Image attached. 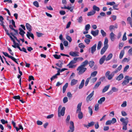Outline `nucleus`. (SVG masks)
I'll use <instances>...</instances> for the list:
<instances>
[{
  "label": "nucleus",
  "instance_id": "nucleus-4",
  "mask_svg": "<svg viewBox=\"0 0 132 132\" xmlns=\"http://www.w3.org/2000/svg\"><path fill=\"white\" fill-rule=\"evenodd\" d=\"M61 108V106H60L58 108V116L59 117H60L61 116H64L65 113V107H62L61 110L60 109Z\"/></svg>",
  "mask_w": 132,
  "mask_h": 132
},
{
  "label": "nucleus",
  "instance_id": "nucleus-54",
  "mask_svg": "<svg viewBox=\"0 0 132 132\" xmlns=\"http://www.w3.org/2000/svg\"><path fill=\"white\" fill-rule=\"evenodd\" d=\"M36 33L37 37H41L42 35H43V34L42 33L39 32H37Z\"/></svg>",
  "mask_w": 132,
  "mask_h": 132
},
{
  "label": "nucleus",
  "instance_id": "nucleus-28",
  "mask_svg": "<svg viewBox=\"0 0 132 132\" xmlns=\"http://www.w3.org/2000/svg\"><path fill=\"white\" fill-rule=\"evenodd\" d=\"M113 55L112 53L110 54L107 57L105 58V60L106 61H109L110 60L112 57Z\"/></svg>",
  "mask_w": 132,
  "mask_h": 132
},
{
  "label": "nucleus",
  "instance_id": "nucleus-20",
  "mask_svg": "<svg viewBox=\"0 0 132 132\" xmlns=\"http://www.w3.org/2000/svg\"><path fill=\"white\" fill-rule=\"evenodd\" d=\"M115 34L113 32H111L110 34V37L112 41H113L114 39Z\"/></svg>",
  "mask_w": 132,
  "mask_h": 132
},
{
  "label": "nucleus",
  "instance_id": "nucleus-38",
  "mask_svg": "<svg viewBox=\"0 0 132 132\" xmlns=\"http://www.w3.org/2000/svg\"><path fill=\"white\" fill-rule=\"evenodd\" d=\"M100 15H98L97 16V18L99 19L101 18V16H106L105 13L104 12H101L100 13Z\"/></svg>",
  "mask_w": 132,
  "mask_h": 132
},
{
  "label": "nucleus",
  "instance_id": "nucleus-45",
  "mask_svg": "<svg viewBox=\"0 0 132 132\" xmlns=\"http://www.w3.org/2000/svg\"><path fill=\"white\" fill-rule=\"evenodd\" d=\"M68 83H65V85L63 86V87L62 90L63 91H65L66 88L68 87Z\"/></svg>",
  "mask_w": 132,
  "mask_h": 132
},
{
  "label": "nucleus",
  "instance_id": "nucleus-22",
  "mask_svg": "<svg viewBox=\"0 0 132 132\" xmlns=\"http://www.w3.org/2000/svg\"><path fill=\"white\" fill-rule=\"evenodd\" d=\"M63 64L62 61L59 60L58 61V63H56V65L60 68H62Z\"/></svg>",
  "mask_w": 132,
  "mask_h": 132
},
{
  "label": "nucleus",
  "instance_id": "nucleus-11",
  "mask_svg": "<svg viewBox=\"0 0 132 132\" xmlns=\"http://www.w3.org/2000/svg\"><path fill=\"white\" fill-rule=\"evenodd\" d=\"M106 57V56L104 55L99 60V63L101 65L103 63L105 60Z\"/></svg>",
  "mask_w": 132,
  "mask_h": 132
},
{
  "label": "nucleus",
  "instance_id": "nucleus-17",
  "mask_svg": "<svg viewBox=\"0 0 132 132\" xmlns=\"http://www.w3.org/2000/svg\"><path fill=\"white\" fill-rule=\"evenodd\" d=\"M95 124V122L93 121H91L88 123L87 125H85V126L88 128V127L93 126Z\"/></svg>",
  "mask_w": 132,
  "mask_h": 132
},
{
  "label": "nucleus",
  "instance_id": "nucleus-10",
  "mask_svg": "<svg viewBox=\"0 0 132 132\" xmlns=\"http://www.w3.org/2000/svg\"><path fill=\"white\" fill-rule=\"evenodd\" d=\"M99 30L97 29L95 31L92 30L91 32V33L94 36H97L98 34Z\"/></svg>",
  "mask_w": 132,
  "mask_h": 132
},
{
  "label": "nucleus",
  "instance_id": "nucleus-13",
  "mask_svg": "<svg viewBox=\"0 0 132 132\" xmlns=\"http://www.w3.org/2000/svg\"><path fill=\"white\" fill-rule=\"evenodd\" d=\"M97 45L96 44H95L91 48V52L92 54H93L94 53L96 50V48Z\"/></svg>",
  "mask_w": 132,
  "mask_h": 132
},
{
  "label": "nucleus",
  "instance_id": "nucleus-33",
  "mask_svg": "<svg viewBox=\"0 0 132 132\" xmlns=\"http://www.w3.org/2000/svg\"><path fill=\"white\" fill-rule=\"evenodd\" d=\"M122 66L121 65H120L117 69L116 70L114 71L115 73H117L118 71H120L121 69Z\"/></svg>",
  "mask_w": 132,
  "mask_h": 132
},
{
  "label": "nucleus",
  "instance_id": "nucleus-16",
  "mask_svg": "<svg viewBox=\"0 0 132 132\" xmlns=\"http://www.w3.org/2000/svg\"><path fill=\"white\" fill-rule=\"evenodd\" d=\"M94 91H92V92L87 96L86 98V100L87 101H88L89 100L90 101L91 100L90 99L93 95L94 94Z\"/></svg>",
  "mask_w": 132,
  "mask_h": 132
},
{
  "label": "nucleus",
  "instance_id": "nucleus-18",
  "mask_svg": "<svg viewBox=\"0 0 132 132\" xmlns=\"http://www.w3.org/2000/svg\"><path fill=\"white\" fill-rule=\"evenodd\" d=\"M105 98L104 97H103L101 98L98 101V102L100 104H102V103L104 102L105 100Z\"/></svg>",
  "mask_w": 132,
  "mask_h": 132
},
{
  "label": "nucleus",
  "instance_id": "nucleus-56",
  "mask_svg": "<svg viewBox=\"0 0 132 132\" xmlns=\"http://www.w3.org/2000/svg\"><path fill=\"white\" fill-rule=\"evenodd\" d=\"M99 109V104H96L95 105V111H97Z\"/></svg>",
  "mask_w": 132,
  "mask_h": 132
},
{
  "label": "nucleus",
  "instance_id": "nucleus-25",
  "mask_svg": "<svg viewBox=\"0 0 132 132\" xmlns=\"http://www.w3.org/2000/svg\"><path fill=\"white\" fill-rule=\"evenodd\" d=\"M85 80L84 79H82L79 86V88L80 89L82 88L84 86V84Z\"/></svg>",
  "mask_w": 132,
  "mask_h": 132
},
{
  "label": "nucleus",
  "instance_id": "nucleus-49",
  "mask_svg": "<svg viewBox=\"0 0 132 132\" xmlns=\"http://www.w3.org/2000/svg\"><path fill=\"white\" fill-rule=\"evenodd\" d=\"M101 81H99L97 82L95 85L94 88H97L101 84Z\"/></svg>",
  "mask_w": 132,
  "mask_h": 132
},
{
  "label": "nucleus",
  "instance_id": "nucleus-15",
  "mask_svg": "<svg viewBox=\"0 0 132 132\" xmlns=\"http://www.w3.org/2000/svg\"><path fill=\"white\" fill-rule=\"evenodd\" d=\"M26 26L27 29L29 31H32V27L29 23H27Z\"/></svg>",
  "mask_w": 132,
  "mask_h": 132
},
{
  "label": "nucleus",
  "instance_id": "nucleus-60",
  "mask_svg": "<svg viewBox=\"0 0 132 132\" xmlns=\"http://www.w3.org/2000/svg\"><path fill=\"white\" fill-rule=\"evenodd\" d=\"M115 28L114 26V25H111L109 27V29L110 31H112V30Z\"/></svg>",
  "mask_w": 132,
  "mask_h": 132
},
{
  "label": "nucleus",
  "instance_id": "nucleus-35",
  "mask_svg": "<svg viewBox=\"0 0 132 132\" xmlns=\"http://www.w3.org/2000/svg\"><path fill=\"white\" fill-rule=\"evenodd\" d=\"M13 30L14 31L15 33L14 34H13L12 32H11L10 34L12 36H13H13H15V35H19L18 34V30H16L15 29H14Z\"/></svg>",
  "mask_w": 132,
  "mask_h": 132
},
{
  "label": "nucleus",
  "instance_id": "nucleus-31",
  "mask_svg": "<svg viewBox=\"0 0 132 132\" xmlns=\"http://www.w3.org/2000/svg\"><path fill=\"white\" fill-rule=\"evenodd\" d=\"M102 43L101 41H99L97 45V49L98 50H100L101 47Z\"/></svg>",
  "mask_w": 132,
  "mask_h": 132
},
{
  "label": "nucleus",
  "instance_id": "nucleus-8",
  "mask_svg": "<svg viewBox=\"0 0 132 132\" xmlns=\"http://www.w3.org/2000/svg\"><path fill=\"white\" fill-rule=\"evenodd\" d=\"M129 76H126L125 78V79L123 81L122 83V85L124 86L128 84L129 82Z\"/></svg>",
  "mask_w": 132,
  "mask_h": 132
},
{
  "label": "nucleus",
  "instance_id": "nucleus-34",
  "mask_svg": "<svg viewBox=\"0 0 132 132\" xmlns=\"http://www.w3.org/2000/svg\"><path fill=\"white\" fill-rule=\"evenodd\" d=\"M97 73V72L96 71H95L93 72H92L90 76V77H91V78L92 77H95Z\"/></svg>",
  "mask_w": 132,
  "mask_h": 132
},
{
  "label": "nucleus",
  "instance_id": "nucleus-30",
  "mask_svg": "<svg viewBox=\"0 0 132 132\" xmlns=\"http://www.w3.org/2000/svg\"><path fill=\"white\" fill-rule=\"evenodd\" d=\"M77 80L74 79L72 80L71 82V86H73L75 85L77 83Z\"/></svg>",
  "mask_w": 132,
  "mask_h": 132
},
{
  "label": "nucleus",
  "instance_id": "nucleus-44",
  "mask_svg": "<svg viewBox=\"0 0 132 132\" xmlns=\"http://www.w3.org/2000/svg\"><path fill=\"white\" fill-rule=\"evenodd\" d=\"M110 86V85L109 84L105 86L103 89L102 91H107L109 88Z\"/></svg>",
  "mask_w": 132,
  "mask_h": 132
},
{
  "label": "nucleus",
  "instance_id": "nucleus-19",
  "mask_svg": "<svg viewBox=\"0 0 132 132\" xmlns=\"http://www.w3.org/2000/svg\"><path fill=\"white\" fill-rule=\"evenodd\" d=\"M82 105V103H79L77 105V110L76 111V113H77L79 111H81V106Z\"/></svg>",
  "mask_w": 132,
  "mask_h": 132
},
{
  "label": "nucleus",
  "instance_id": "nucleus-42",
  "mask_svg": "<svg viewBox=\"0 0 132 132\" xmlns=\"http://www.w3.org/2000/svg\"><path fill=\"white\" fill-rule=\"evenodd\" d=\"M66 38L70 42H71L72 41V40L71 37L68 35L66 36Z\"/></svg>",
  "mask_w": 132,
  "mask_h": 132
},
{
  "label": "nucleus",
  "instance_id": "nucleus-50",
  "mask_svg": "<svg viewBox=\"0 0 132 132\" xmlns=\"http://www.w3.org/2000/svg\"><path fill=\"white\" fill-rule=\"evenodd\" d=\"M101 32L103 36L105 37L106 36V33L103 29L101 30Z\"/></svg>",
  "mask_w": 132,
  "mask_h": 132
},
{
  "label": "nucleus",
  "instance_id": "nucleus-32",
  "mask_svg": "<svg viewBox=\"0 0 132 132\" xmlns=\"http://www.w3.org/2000/svg\"><path fill=\"white\" fill-rule=\"evenodd\" d=\"M124 53L125 52L124 50H122L121 51L119 55V58L120 59H121L122 58L124 55Z\"/></svg>",
  "mask_w": 132,
  "mask_h": 132
},
{
  "label": "nucleus",
  "instance_id": "nucleus-43",
  "mask_svg": "<svg viewBox=\"0 0 132 132\" xmlns=\"http://www.w3.org/2000/svg\"><path fill=\"white\" fill-rule=\"evenodd\" d=\"M53 56L56 59H58L60 58L61 56L60 55H58L56 54H55L53 55Z\"/></svg>",
  "mask_w": 132,
  "mask_h": 132
},
{
  "label": "nucleus",
  "instance_id": "nucleus-52",
  "mask_svg": "<svg viewBox=\"0 0 132 132\" xmlns=\"http://www.w3.org/2000/svg\"><path fill=\"white\" fill-rule=\"evenodd\" d=\"M78 22L79 23H81L83 20L82 18V16H80L77 19Z\"/></svg>",
  "mask_w": 132,
  "mask_h": 132
},
{
  "label": "nucleus",
  "instance_id": "nucleus-7",
  "mask_svg": "<svg viewBox=\"0 0 132 132\" xmlns=\"http://www.w3.org/2000/svg\"><path fill=\"white\" fill-rule=\"evenodd\" d=\"M117 120L115 118H113L111 120H108L105 123L106 125H111V124H113L116 122Z\"/></svg>",
  "mask_w": 132,
  "mask_h": 132
},
{
  "label": "nucleus",
  "instance_id": "nucleus-48",
  "mask_svg": "<svg viewBox=\"0 0 132 132\" xmlns=\"http://www.w3.org/2000/svg\"><path fill=\"white\" fill-rule=\"evenodd\" d=\"M91 79V77H89L86 80L85 83V86H86L88 84L89 80Z\"/></svg>",
  "mask_w": 132,
  "mask_h": 132
},
{
  "label": "nucleus",
  "instance_id": "nucleus-40",
  "mask_svg": "<svg viewBox=\"0 0 132 132\" xmlns=\"http://www.w3.org/2000/svg\"><path fill=\"white\" fill-rule=\"evenodd\" d=\"M90 28V26L89 24H88L85 26V29L86 31H88Z\"/></svg>",
  "mask_w": 132,
  "mask_h": 132
},
{
  "label": "nucleus",
  "instance_id": "nucleus-21",
  "mask_svg": "<svg viewBox=\"0 0 132 132\" xmlns=\"http://www.w3.org/2000/svg\"><path fill=\"white\" fill-rule=\"evenodd\" d=\"M108 38L107 37H105V40L104 42V46L108 47L109 45L108 44Z\"/></svg>",
  "mask_w": 132,
  "mask_h": 132
},
{
  "label": "nucleus",
  "instance_id": "nucleus-61",
  "mask_svg": "<svg viewBox=\"0 0 132 132\" xmlns=\"http://www.w3.org/2000/svg\"><path fill=\"white\" fill-rule=\"evenodd\" d=\"M8 50L9 51L11 55H12L13 56V53L12 52V50L11 49V48H10L7 47Z\"/></svg>",
  "mask_w": 132,
  "mask_h": 132
},
{
  "label": "nucleus",
  "instance_id": "nucleus-51",
  "mask_svg": "<svg viewBox=\"0 0 132 132\" xmlns=\"http://www.w3.org/2000/svg\"><path fill=\"white\" fill-rule=\"evenodd\" d=\"M127 39V38L126 36V32H125L123 37L122 40L123 41H125Z\"/></svg>",
  "mask_w": 132,
  "mask_h": 132
},
{
  "label": "nucleus",
  "instance_id": "nucleus-46",
  "mask_svg": "<svg viewBox=\"0 0 132 132\" xmlns=\"http://www.w3.org/2000/svg\"><path fill=\"white\" fill-rule=\"evenodd\" d=\"M15 100H20L21 98L20 97L19 95L17 96H15L12 97Z\"/></svg>",
  "mask_w": 132,
  "mask_h": 132
},
{
  "label": "nucleus",
  "instance_id": "nucleus-55",
  "mask_svg": "<svg viewBox=\"0 0 132 132\" xmlns=\"http://www.w3.org/2000/svg\"><path fill=\"white\" fill-rule=\"evenodd\" d=\"M114 75L113 74H112V73L111 74L109 75L107 77H108V78L109 80H111V79L112 77H113Z\"/></svg>",
  "mask_w": 132,
  "mask_h": 132
},
{
  "label": "nucleus",
  "instance_id": "nucleus-23",
  "mask_svg": "<svg viewBox=\"0 0 132 132\" xmlns=\"http://www.w3.org/2000/svg\"><path fill=\"white\" fill-rule=\"evenodd\" d=\"M78 113V118L80 119H81L83 117V114L82 112L81 111H79Z\"/></svg>",
  "mask_w": 132,
  "mask_h": 132
},
{
  "label": "nucleus",
  "instance_id": "nucleus-53",
  "mask_svg": "<svg viewBox=\"0 0 132 132\" xmlns=\"http://www.w3.org/2000/svg\"><path fill=\"white\" fill-rule=\"evenodd\" d=\"M88 112L90 114V115L91 116L93 113L92 110L91 108V107L89 106L88 108Z\"/></svg>",
  "mask_w": 132,
  "mask_h": 132
},
{
  "label": "nucleus",
  "instance_id": "nucleus-37",
  "mask_svg": "<svg viewBox=\"0 0 132 132\" xmlns=\"http://www.w3.org/2000/svg\"><path fill=\"white\" fill-rule=\"evenodd\" d=\"M88 63L90 67L92 68L94 66V62L93 61H89Z\"/></svg>",
  "mask_w": 132,
  "mask_h": 132
},
{
  "label": "nucleus",
  "instance_id": "nucleus-26",
  "mask_svg": "<svg viewBox=\"0 0 132 132\" xmlns=\"http://www.w3.org/2000/svg\"><path fill=\"white\" fill-rule=\"evenodd\" d=\"M88 63V62L87 60H86L85 61L81 63V65L82 66L85 67V66L87 65Z\"/></svg>",
  "mask_w": 132,
  "mask_h": 132
},
{
  "label": "nucleus",
  "instance_id": "nucleus-57",
  "mask_svg": "<svg viewBox=\"0 0 132 132\" xmlns=\"http://www.w3.org/2000/svg\"><path fill=\"white\" fill-rule=\"evenodd\" d=\"M115 4V3L114 2H107L106 3V4L108 5H110L111 6Z\"/></svg>",
  "mask_w": 132,
  "mask_h": 132
},
{
  "label": "nucleus",
  "instance_id": "nucleus-62",
  "mask_svg": "<svg viewBox=\"0 0 132 132\" xmlns=\"http://www.w3.org/2000/svg\"><path fill=\"white\" fill-rule=\"evenodd\" d=\"M57 77L55 75L54 76H53L50 79L51 81L53 80L54 79L57 78Z\"/></svg>",
  "mask_w": 132,
  "mask_h": 132
},
{
  "label": "nucleus",
  "instance_id": "nucleus-14",
  "mask_svg": "<svg viewBox=\"0 0 132 132\" xmlns=\"http://www.w3.org/2000/svg\"><path fill=\"white\" fill-rule=\"evenodd\" d=\"M108 48V47L104 46L101 50V55L103 54Z\"/></svg>",
  "mask_w": 132,
  "mask_h": 132
},
{
  "label": "nucleus",
  "instance_id": "nucleus-39",
  "mask_svg": "<svg viewBox=\"0 0 132 132\" xmlns=\"http://www.w3.org/2000/svg\"><path fill=\"white\" fill-rule=\"evenodd\" d=\"M19 128L18 127L16 128V130L17 131H18L20 129H21L22 130H23V127L22 126L21 124H19Z\"/></svg>",
  "mask_w": 132,
  "mask_h": 132
},
{
  "label": "nucleus",
  "instance_id": "nucleus-12",
  "mask_svg": "<svg viewBox=\"0 0 132 132\" xmlns=\"http://www.w3.org/2000/svg\"><path fill=\"white\" fill-rule=\"evenodd\" d=\"M27 37L29 39H30V37L32 38L33 39H34V36L33 34L31 33L29 31H28L27 32L26 35Z\"/></svg>",
  "mask_w": 132,
  "mask_h": 132
},
{
  "label": "nucleus",
  "instance_id": "nucleus-9",
  "mask_svg": "<svg viewBox=\"0 0 132 132\" xmlns=\"http://www.w3.org/2000/svg\"><path fill=\"white\" fill-rule=\"evenodd\" d=\"M79 53L78 52H70L69 55L73 57L78 56H79Z\"/></svg>",
  "mask_w": 132,
  "mask_h": 132
},
{
  "label": "nucleus",
  "instance_id": "nucleus-2",
  "mask_svg": "<svg viewBox=\"0 0 132 132\" xmlns=\"http://www.w3.org/2000/svg\"><path fill=\"white\" fill-rule=\"evenodd\" d=\"M79 59V57H75L67 65V66H69V68H75L76 66L75 65L73 64L76 63L77 62V60L78 59Z\"/></svg>",
  "mask_w": 132,
  "mask_h": 132
},
{
  "label": "nucleus",
  "instance_id": "nucleus-36",
  "mask_svg": "<svg viewBox=\"0 0 132 132\" xmlns=\"http://www.w3.org/2000/svg\"><path fill=\"white\" fill-rule=\"evenodd\" d=\"M93 9L94 11H99L100 10V8L97 6L95 5H94L93 6Z\"/></svg>",
  "mask_w": 132,
  "mask_h": 132
},
{
  "label": "nucleus",
  "instance_id": "nucleus-3",
  "mask_svg": "<svg viewBox=\"0 0 132 132\" xmlns=\"http://www.w3.org/2000/svg\"><path fill=\"white\" fill-rule=\"evenodd\" d=\"M87 70V68L80 65L77 69V70L78 71V74L79 75L82 74Z\"/></svg>",
  "mask_w": 132,
  "mask_h": 132
},
{
  "label": "nucleus",
  "instance_id": "nucleus-59",
  "mask_svg": "<svg viewBox=\"0 0 132 132\" xmlns=\"http://www.w3.org/2000/svg\"><path fill=\"white\" fill-rule=\"evenodd\" d=\"M84 42L87 44H88L90 42V40L89 39L86 38L85 39Z\"/></svg>",
  "mask_w": 132,
  "mask_h": 132
},
{
  "label": "nucleus",
  "instance_id": "nucleus-58",
  "mask_svg": "<svg viewBox=\"0 0 132 132\" xmlns=\"http://www.w3.org/2000/svg\"><path fill=\"white\" fill-rule=\"evenodd\" d=\"M79 47L80 48H84L85 46L82 43H80L79 44Z\"/></svg>",
  "mask_w": 132,
  "mask_h": 132
},
{
  "label": "nucleus",
  "instance_id": "nucleus-47",
  "mask_svg": "<svg viewBox=\"0 0 132 132\" xmlns=\"http://www.w3.org/2000/svg\"><path fill=\"white\" fill-rule=\"evenodd\" d=\"M33 5L36 7H39V4L38 2L37 1H35L33 3Z\"/></svg>",
  "mask_w": 132,
  "mask_h": 132
},
{
  "label": "nucleus",
  "instance_id": "nucleus-41",
  "mask_svg": "<svg viewBox=\"0 0 132 132\" xmlns=\"http://www.w3.org/2000/svg\"><path fill=\"white\" fill-rule=\"evenodd\" d=\"M70 119V116L69 115H68L67 116L66 120V122L67 124H68L69 123Z\"/></svg>",
  "mask_w": 132,
  "mask_h": 132
},
{
  "label": "nucleus",
  "instance_id": "nucleus-24",
  "mask_svg": "<svg viewBox=\"0 0 132 132\" xmlns=\"http://www.w3.org/2000/svg\"><path fill=\"white\" fill-rule=\"evenodd\" d=\"M123 78V74L122 73L120 74L116 78V80L120 81Z\"/></svg>",
  "mask_w": 132,
  "mask_h": 132
},
{
  "label": "nucleus",
  "instance_id": "nucleus-64",
  "mask_svg": "<svg viewBox=\"0 0 132 132\" xmlns=\"http://www.w3.org/2000/svg\"><path fill=\"white\" fill-rule=\"evenodd\" d=\"M121 114L122 116H127V113L124 111H121Z\"/></svg>",
  "mask_w": 132,
  "mask_h": 132
},
{
  "label": "nucleus",
  "instance_id": "nucleus-5",
  "mask_svg": "<svg viewBox=\"0 0 132 132\" xmlns=\"http://www.w3.org/2000/svg\"><path fill=\"white\" fill-rule=\"evenodd\" d=\"M2 53L3 54L5 55V56L6 57H7L9 58H10L13 61H14L15 62L16 64H18V63L17 62V59H16L14 57L12 56L9 55V54L6 52H2Z\"/></svg>",
  "mask_w": 132,
  "mask_h": 132
},
{
  "label": "nucleus",
  "instance_id": "nucleus-63",
  "mask_svg": "<svg viewBox=\"0 0 132 132\" xmlns=\"http://www.w3.org/2000/svg\"><path fill=\"white\" fill-rule=\"evenodd\" d=\"M68 100L67 97H64L63 99V102L64 103H65L68 102Z\"/></svg>",
  "mask_w": 132,
  "mask_h": 132
},
{
  "label": "nucleus",
  "instance_id": "nucleus-1",
  "mask_svg": "<svg viewBox=\"0 0 132 132\" xmlns=\"http://www.w3.org/2000/svg\"><path fill=\"white\" fill-rule=\"evenodd\" d=\"M128 118L127 117H126L125 118H122L120 119V121L122 122L123 126L122 129L126 130L127 129V125L128 123Z\"/></svg>",
  "mask_w": 132,
  "mask_h": 132
},
{
  "label": "nucleus",
  "instance_id": "nucleus-29",
  "mask_svg": "<svg viewBox=\"0 0 132 132\" xmlns=\"http://www.w3.org/2000/svg\"><path fill=\"white\" fill-rule=\"evenodd\" d=\"M96 11H91L90 12H89L87 14L88 16H91L95 14Z\"/></svg>",
  "mask_w": 132,
  "mask_h": 132
},
{
  "label": "nucleus",
  "instance_id": "nucleus-6",
  "mask_svg": "<svg viewBox=\"0 0 132 132\" xmlns=\"http://www.w3.org/2000/svg\"><path fill=\"white\" fill-rule=\"evenodd\" d=\"M70 125L69 126L70 129L68 130L67 132H73L75 130V127L73 122L72 121L70 122Z\"/></svg>",
  "mask_w": 132,
  "mask_h": 132
},
{
  "label": "nucleus",
  "instance_id": "nucleus-27",
  "mask_svg": "<svg viewBox=\"0 0 132 132\" xmlns=\"http://www.w3.org/2000/svg\"><path fill=\"white\" fill-rule=\"evenodd\" d=\"M127 21L129 23L131 26L132 28V19L130 17H128L127 19Z\"/></svg>",
  "mask_w": 132,
  "mask_h": 132
}]
</instances>
